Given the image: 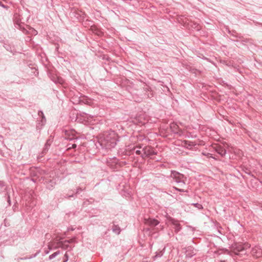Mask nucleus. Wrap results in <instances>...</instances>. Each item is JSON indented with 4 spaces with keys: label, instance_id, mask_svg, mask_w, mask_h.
<instances>
[{
    "label": "nucleus",
    "instance_id": "nucleus-5",
    "mask_svg": "<svg viewBox=\"0 0 262 262\" xmlns=\"http://www.w3.org/2000/svg\"><path fill=\"white\" fill-rule=\"evenodd\" d=\"M13 20L15 23L19 25L20 23H23V17L20 13H15L13 17Z\"/></svg>",
    "mask_w": 262,
    "mask_h": 262
},
{
    "label": "nucleus",
    "instance_id": "nucleus-4",
    "mask_svg": "<svg viewBox=\"0 0 262 262\" xmlns=\"http://www.w3.org/2000/svg\"><path fill=\"white\" fill-rule=\"evenodd\" d=\"M252 255L256 258L260 257L262 256V250L259 247H255L252 249Z\"/></svg>",
    "mask_w": 262,
    "mask_h": 262
},
{
    "label": "nucleus",
    "instance_id": "nucleus-16",
    "mask_svg": "<svg viewBox=\"0 0 262 262\" xmlns=\"http://www.w3.org/2000/svg\"><path fill=\"white\" fill-rule=\"evenodd\" d=\"M7 202L9 204V205L10 206L11 205V200H10V197L9 195H7Z\"/></svg>",
    "mask_w": 262,
    "mask_h": 262
},
{
    "label": "nucleus",
    "instance_id": "nucleus-6",
    "mask_svg": "<svg viewBox=\"0 0 262 262\" xmlns=\"http://www.w3.org/2000/svg\"><path fill=\"white\" fill-rule=\"evenodd\" d=\"M31 203H32L31 199L29 201H27L26 200V202L25 203V206L24 207V209L25 210L26 212L27 213H31V211L33 208L32 206H31Z\"/></svg>",
    "mask_w": 262,
    "mask_h": 262
},
{
    "label": "nucleus",
    "instance_id": "nucleus-13",
    "mask_svg": "<svg viewBox=\"0 0 262 262\" xmlns=\"http://www.w3.org/2000/svg\"><path fill=\"white\" fill-rule=\"evenodd\" d=\"M191 26L193 29H194L196 30H200L201 29V26L196 23H193V24H191Z\"/></svg>",
    "mask_w": 262,
    "mask_h": 262
},
{
    "label": "nucleus",
    "instance_id": "nucleus-15",
    "mask_svg": "<svg viewBox=\"0 0 262 262\" xmlns=\"http://www.w3.org/2000/svg\"><path fill=\"white\" fill-rule=\"evenodd\" d=\"M0 6L3 7V8H5V9H7L9 8V7L8 6H6V5L3 4L2 3V2H1V1H0Z\"/></svg>",
    "mask_w": 262,
    "mask_h": 262
},
{
    "label": "nucleus",
    "instance_id": "nucleus-3",
    "mask_svg": "<svg viewBox=\"0 0 262 262\" xmlns=\"http://www.w3.org/2000/svg\"><path fill=\"white\" fill-rule=\"evenodd\" d=\"M143 154L142 155V156L144 157H147L149 156H151L154 155L155 151H154V149L152 147L150 146H146L142 149Z\"/></svg>",
    "mask_w": 262,
    "mask_h": 262
},
{
    "label": "nucleus",
    "instance_id": "nucleus-2",
    "mask_svg": "<svg viewBox=\"0 0 262 262\" xmlns=\"http://www.w3.org/2000/svg\"><path fill=\"white\" fill-rule=\"evenodd\" d=\"M171 177L174 179L178 183H179V187H182L184 185L185 180L183 174L178 172L173 171L171 173Z\"/></svg>",
    "mask_w": 262,
    "mask_h": 262
},
{
    "label": "nucleus",
    "instance_id": "nucleus-18",
    "mask_svg": "<svg viewBox=\"0 0 262 262\" xmlns=\"http://www.w3.org/2000/svg\"><path fill=\"white\" fill-rule=\"evenodd\" d=\"M176 189L178 190L179 191H182V189L179 188L178 187H175Z\"/></svg>",
    "mask_w": 262,
    "mask_h": 262
},
{
    "label": "nucleus",
    "instance_id": "nucleus-1",
    "mask_svg": "<svg viewBox=\"0 0 262 262\" xmlns=\"http://www.w3.org/2000/svg\"><path fill=\"white\" fill-rule=\"evenodd\" d=\"M250 247V245L248 243H245L244 244L235 243L232 245L231 247V252L235 255H239L241 252H244Z\"/></svg>",
    "mask_w": 262,
    "mask_h": 262
},
{
    "label": "nucleus",
    "instance_id": "nucleus-20",
    "mask_svg": "<svg viewBox=\"0 0 262 262\" xmlns=\"http://www.w3.org/2000/svg\"><path fill=\"white\" fill-rule=\"evenodd\" d=\"M40 114H41V115H43V113H42V112H41V113H40Z\"/></svg>",
    "mask_w": 262,
    "mask_h": 262
},
{
    "label": "nucleus",
    "instance_id": "nucleus-14",
    "mask_svg": "<svg viewBox=\"0 0 262 262\" xmlns=\"http://www.w3.org/2000/svg\"><path fill=\"white\" fill-rule=\"evenodd\" d=\"M173 224L175 226L176 230L177 231H179L180 229L179 223L178 222L175 221L173 222Z\"/></svg>",
    "mask_w": 262,
    "mask_h": 262
},
{
    "label": "nucleus",
    "instance_id": "nucleus-8",
    "mask_svg": "<svg viewBox=\"0 0 262 262\" xmlns=\"http://www.w3.org/2000/svg\"><path fill=\"white\" fill-rule=\"evenodd\" d=\"M159 222L155 219H149L145 221V224L150 226H155L159 224Z\"/></svg>",
    "mask_w": 262,
    "mask_h": 262
},
{
    "label": "nucleus",
    "instance_id": "nucleus-19",
    "mask_svg": "<svg viewBox=\"0 0 262 262\" xmlns=\"http://www.w3.org/2000/svg\"><path fill=\"white\" fill-rule=\"evenodd\" d=\"M76 147V145L75 144H73V145H72L73 148H75Z\"/></svg>",
    "mask_w": 262,
    "mask_h": 262
},
{
    "label": "nucleus",
    "instance_id": "nucleus-17",
    "mask_svg": "<svg viewBox=\"0 0 262 262\" xmlns=\"http://www.w3.org/2000/svg\"><path fill=\"white\" fill-rule=\"evenodd\" d=\"M135 152H136V154H137V155H140V154L142 155V154H143L142 153V152H143L142 150V151H141L140 150H139V149L136 150L135 151Z\"/></svg>",
    "mask_w": 262,
    "mask_h": 262
},
{
    "label": "nucleus",
    "instance_id": "nucleus-12",
    "mask_svg": "<svg viewBox=\"0 0 262 262\" xmlns=\"http://www.w3.org/2000/svg\"><path fill=\"white\" fill-rule=\"evenodd\" d=\"M182 145L187 148H189V147L191 146L192 144H191V143L188 141H184L182 142Z\"/></svg>",
    "mask_w": 262,
    "mask_h": 262
},
{
    "label": "nucleus",
    "instance_id": "nucleus-7",
    "mask_svg": "<svg viewBox=\"0 0 262 262\" xmlns=\"http://www.w3.org/2000/svg\"><path fill=\"white\" fill-rule=\"evenodd\" d=\"M66 134L67 137L70 140L77 138V137L76 136V132L74 130L67 131Z\"/></svg>",
    "mask_w": 262,
    "mask_h": 262
},
{
    "label": "nucleus",
    "instance_id": "nucleus-9",
    "mask_svg": "<svg viewBox=\"0 0 262 262\" xmlns=\"http://www.w3.org/2000/svg\"><path fill=\"white\" fill-rule=\"evenodd\" d=\"M215 150L217 153L221 156H224L226 154L225 149L221 146H216L215 147Z\"/></svg>",
    "mask_w": 262,
    "mask_h": 262
},
{
    "label": "nucleus",
    "instance_id": "nucleus-10",
    "mask_svg": "<svg viewBox=\"0 0 262 262\" xmlns=\"http://www.w3.org/2000/svg\"><path fill=\"white\" fill-rule=\"evenodd\" d=\"M7 186L3 181H0V193L6 192Z\"/></svg>",
    "mask_w": 262,
    "mask_h": 262
},
{
    "label": "nucleus",
    "instance_id": "nucleus-11",
    "mask_svg": "<svg viewBox=\"0 0 262 262\" xmlns=\"http://www.w3.org/2000/svg\"><path fill=\"white\" fill-rule=\"evenodd\" d=\"M170 128L172 129V131L176 133H178V128H179V127H178V125L174 123H172L170 124Z\"/></svg>",
    "mask_w": 262,
    "mask_h": 262
},
{
    "label": "nucleus",
    "instance_id": "nucleus-21",
    "mask_svg": "<svg viewBox=\"0 0 262 262\" xmlns=\"http://www.w3.org/2000/svg\"><path fill=\"white\" fill-rule=\"evenodd\" d=\"M96 33L98 35H99V34L98 32H96Z\"/></svg>",
    "mask_w": 262,
    "mask_h": 262
}]
</instances>
